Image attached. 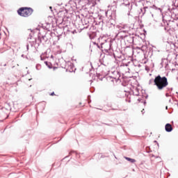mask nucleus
Wrapping results in <instances>:
<instances>
[{
	"mask_svg": "<svg viewBox=\"0 0 178 178\" xmlns=\"http://www.w3.org/2000/svg\"><path fill=\"white\" fill-rule=\"evenodd\" d=\"M33 12H34L33 8L27 7L20 8L17 10L18 15H19V16H22V17H29V16H31V15H33Z\"/></svg>",
	"mask_w": 178,
	"mask_h": 178,
	"instance_id": "nucleus-2",
	"label": "nucleus"
},
{
	"mask_svg": "<svg viewBox=\"0 0 178 178\" xmlns=\"http://www.w3.org/2000/svg\"><path fill=\"white\" fill-rule=\"evenodd\" d=\"M50 8V9H52V7H49Z\"/></svg>",
	"mask_w": 178,
	"mask_h": 178,
	"instance_id": "nucleus-8",
	"label": "nucleus"
},
{
	"mask_svg": "<svg viewBox=\"0 0 178 178\" xmlns=\"http://www.w3.org/2000/svg\"><path fill=\"white\" fill-rule=\"evenodd\" d=\"M50 95H51V96H54V95H55V92H51V94H50Z\"/></svg>",
	"mask_w": 178,
	"mask_h": 178,
	"instance_id": "nucleus-7",
	"label": "nucleus"
},
{
	"mask_svg": "<svg viewBox=\"0 0 178 178\" xmlns=\"http://www.w3.org/2000/svg\"><path fill=\"white\" fill-rule=\"evenodd\" d=\"M46 66H48V67H49V69H51V63H49L48 61L44 62Z\"/></svg>",
	"mask_w": 178,
	"mask_h": 178,
	"instance_id": "nucleus-5",
	"label": "nucleus"
},
{
	"mask_svg": "<svg viewBox=\"0 0 178 178\" xmlns=\"http://www.w3.org/2000/svg\"><path fill=\"white\" fill-rule=\"evenodd\" d=\"M165 131H168V133H170V131L173 130V127L170 124H166L165 126Z\"/></svg>",
	"mask_w": 178,
	"mask_h": 178,
	"instance_id": "nucleus-3",
	"label": "nucleus"
},
{
	"mask_svg": "<svg viewBox=\"0 0 178 178\" xmlns=\"http://www.w3.org/2000/svg\"><path fill=\"white\" fill-rule=\"evenodd\" d=\"M125 159H127V161H129L131 163H134V162H136V160L134 159H130L129 157H125Z\"/></svg>",
	"mask_w": 178,
	"mask_h": 178,
	"instance_id": "nucleus-4",
	"label": "nucleus"
},
{
	"mask_svg": "<svg viewBox=\"0 0 178 178\" xmlns=\"http://www.w3.org/2000/svg\"><path fill=\"white\" fill-rule=\"evenodd\" d=\"M154 86L157 88V90L162 91L164 88H166L167 86H169V82H168V78L166 76H161L158 75L154 79Z\"/></svg>",
	"mask_w": 178,
	"mask_h": 178,
	"instance_id": "nucleus-1",
	"label": "nucleus"
},
{
	"mask_svg": "<svg viewBox=\"0 0 178 178\" xmlns=\"http://www.w3.org/2000/svg\"><path fill=\"white\" fill-rule=\"evenodd\" d=\"M150 157H151L152 159V158H159V159H161V157L155 156V155H154V154H150Z\"/></svg>",
	"mask_w": 178,
	"mask_h": 178,
	"instance_id": "nucleus-6",
	"label": "nucleus"
},
{
	"mask_svg": "<svg viewBox=\"0 0 178 178\" xmlns=\"http://www.w3.org/2000/svg\"><path fill=\"white\" fill-rule=\"evenodd\" d=\"M166 97H168V94H166Z\"/></svg>",
	"mask_w": 178,
	"mask_h": 178,
	"instance_id": "nucleus-9",
	"label": "nucleus"
}]
</instances>
